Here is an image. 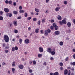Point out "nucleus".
<instances>
[{"instance_id": "f257e3e1", "label": "nucleus", "mask_w": 75, "mask_h": 75, "mask_svg": "<svg viewBox=\"0 0 75 75\" xmlns=\"http://www.w3.org/2000/svg\"><path fill=\"white\" fill-rule=\"evenodd\" d=\"M4 41L6 42H8L9 41V37L7 35H5L4 36Z\"/></svg>"}, {"instance_id": "f03ea898", "label": "nucleus", "mask_w": 75, "mask_h": 75, "mask_svg": "<svg viewBox=\"0 0 75 75\" xmlns=\"http://www.w3.org/2000/svg\"><path fill=\"white\" fill-rule=\"evenodd\" d=\"M53 26L55 28V30H58V26H57V24L55 23H53Z\"/></svg>"}, {"instance_id": "7ed1b4c3", "label": "nucleus", "mask_w": 75, "mask_h": 75, "mask_svg": "<svg viewBox=\"0 0 75 75\" xmlns=\"http://www.w3.org/2000/svg\"><path fill=\"white\" fill-rule=\"evenodd\" d=\"M18 67L19 69H22L24 68V66L23 64H19L18 66Z\"/></svg>"}, {"instance_id": "20e7f679", "label": "nucleus", "mask_w": 75, "mask_h": 75, "mask_svg": "<svg viewBox=\"0 0 75 75\" xmlns=\"http://www.w3.org/2000/svg\"><path fill=\"white\" fill-rule=\"evenodd\" d=\"M5 2L6 4H12V1H8V0H6Z\"/></svg>"}, {"instance_id": "39448f33", "label": "nucleus", "mask_w": 75, "mask_h": 75, "mask_svg": "<svg viewBox=\"0 0 75 75\" xmlns=\"http://www.w3.org/2000/svg\"><path fill=\"white\" fill-rule=\"evenodd\" d=\"M39 51L40 52H42L44 51L43 48L42 47H39Z\"/></svg>"}, {"instance_id": "423d86ee", "label": "nucleus", "mask_w": 75, "mask_h": 75, "mask_svg": "<svg viewBox=\"0 0 75 75\" xmlns=\"http://www.w3.org/2000/svg\"><path fill=\"white\" fill-rule=\"evenodd\" d=\"M4 10L5 13H8L9 12V9L8 8H5L4 9Z\"/></svg>"}, {"instance_id": "0eeeda50", "label": "nucleus", "mask_w": 75, "mask_h": 75, "mask_svg": "<svg viewBox=\"0 0 75 75\" xmlns=\"http://www.w3.org/2000/svg\"><path fill=\"white\" fill-rule=\"evenodd\" d=\"M54 33L56 35H59V34L60 32L59 31H55Z\"/></svg>"}, {"instance_id": "6e6552de", "label": "nucleus", "mask_w": 75, "mask_h": 75, "mask_svg": "<svg viewBox=\"0 0 75 75\" xmlns=\"http://www.w3.org/2000/svg\"><path fill=\"white\" fill-rule=\"evenodd\" d=\"M6 16H9L10 17H12V16H13V15L12 14V13H7L6 15Z\"/></svg>"}, {"instance_id": "1a4fd4ad", "label": "nucleus", "mask_w": 75, "mask_h": 75, "mask_svg": "<svg viewBox=\"0 0 75 75\" xmlns=\"http://www.w3.org/2000/svg\"><path fill=\"white\" fill-rule=\"evenodd\" d=\"M47 51L49 53H50L52 51V49L51 47H49L47 49Z\"/></svg>"}, {"instance_id": "9d476101", "label": "nucleus", "mask_w": 75, "mask_h": 75, "mask_svg": "<svg viewBox=\"0 0 75 75\" xmlns=\"http://www.w3.org/2000/svg\"><path fill=\"white\" fill-rule=\"evenodd\" d=\"M30 42V40L28 39H26L25 40V42L26 43V44H28L29 43V42Z\"/></svg>"}, {"instance_id": "9b49d317", "label": "nucleus", "mask_w": 75, "mask_h": 75, "mask_svg": "<svg viewBox=\"0 0 75 75\" xmlns=\"http://www.w3.org/2000/svg\"><path fill=\"white\" fill-rule=\"evenodd\" d=\"M67 25L68 27L69 28H70L71 26V22H68L67 23Z\"/></svg>"}, {"instance_id": "f8f14e48", "label": "nucleus", "mask_w": 75, "mask_h": 75, "mask_svg": "<svg viewBox=\"0 0 75 75\" xmlns=\"http://www.w3.org/2000/svg\"><path fill=\"white\" fill-rule=\"evenodd\" d=\"M68 70L67 69H65L64 71V74L65 75H67L68 74Z\"/></svg>"}, {"instance_id": "ddd939ff", "label": "nucleus", "mask_w": 75, "mask_h": 75, "mask_svg": "<svg viewBox=\"0 0 75 75\" xmlns=\"http://www.w3.org/2000/svg\"><path fill=\"white\" fill-rule=\"evenodd\" d=\"M60 8H61V7H56L55 9V10L56 11H59V10Z\"/></svg>"}, {"instance_id": "4468645a", "label": "nucleus", "mask_w": 75, "mask_h": 75, "mask_svg": "<svg viewBox=\"0 0 75 75\" xmlns=\"http://www.w3.org/2000/svg\"><path fill=\"white\" fill-rule=\"evenodd\" d=\"M62 21V24H67V21H66L64 19Z\"/></svg>"}, {"instance_id": "2eb2a0df", "label": "nucleus", "mask_w": 75, "mask_h": 75, "mask_svg": "<svg viewBox=\"0 0 75 75\" xmlns=\"http://www.w3.org/2000/svg\"><path fill=\"white\" fill-rule=\"evenodd\" d=\"M50 53L52 55H54V54H55V52L54 51H52Z\"/></svg>"}, {"instance_id": "dca6fc26", "label": "nucleus", "mask_w": 75, "mask_h": 75, "mask_svg": "<svg viewBox=\"0 0 75 75\" xmlns=\"http://www.w3.org/2000/svg\"><path fill=\"white\" fill-rule=\"evenodd\" d=\"M44 35L46 36L48 35V33L47 31V30H45V31L44 33Z\"/></svg>"}, {"instance_id": "f3484780", "label": "nucleus", "mask_w": 75, "mask_h": 75, "mask_svg": "<svg viewBox=\"0 0 75 75\" xmlns=\"http://www.w3.org/2000/svg\"><path fill=\"white\" fill-rule=\"evenodd\" d=\"M58 17H57L58 18V20H61V19H62V17L58 15Z\"/></svg>"}, {"instance_id": "a211bd4d", "label": "nucleus", "mask_w": 75, "mask_h": 75, "mask_svg": "<svg viewBox=\"0 0 75 75\" xmlns=\"http://www.w3.org/2000/svg\"><path fill=\"white\" fill-rule=\"evenodd\" d=\"M13 24L14 25H15V26H17V21H14Z\"/></svg>"}, {"instance_id": "6ab92c4d", "label": "nucleus", "mask_w": 75, "mask_h": 75, "mask_svg": "<svg viewBox=\"0 0 75 75\" xmlns=\"http://www.w3.org/2000/svg\"><path fill=\"white\" fill-rule=\"evenodd\" d=\"M7 46L5 47V49H9V44H7L6 45Z\"/></svg>"}, {"instance_id": "aec40b11", "label": "nucleus", "mask_w": 75, "mask_h": 75, "mask_svg": "<svg viewBox=\"0 0 75 75\" xmlns=\"http://www.w3.org/2000/svg\"><path fill=\"white\" fill-rule=\"evenodd\" d=\"M39 29L37 28L35 30V32L36 33H38V32H39Z\"/></svg>"}, {"instance_id": "412c9836", "label": "nucleus", "mask_w": 75, "mask_h": 75, "mask_svg": "<svg viewBox=\"0 0 75 75\" xmlns=\"http://www.w3.org/2000/svg\"><path fill=\"white\" fill-rule=\"evenodd\" d=\"M13 13L14 14H15L16 15L17 14H18V12L17 11H13Z\"/></svg>"}, {"instance_id": "4be33fe9", "label": "nucleus", "mask_w": 75, "mask_h": 75, "mask_svg": "<svg viewBox=\"0 0 75 75\" xmlns=\"http://www.w3.org/2000/svg\"><path fill=\"white\" fill-rule=\"evenodd\" d=\"M19 41L20 44H21L23 42V40H22V39H20L19 40Z\"/></svg>"}, {"instance_id": "5701e85b", "label": "nucleus", "mask_w": 75, "mask_h": 75, "mask_svg": "<svg viewBox=\"0 0 75 75\" xmlns=\"http://www.w3.org/2000/svg\"><path fill=\"white\" fill-rule=\"evenodd\" d=\"M12 71L13 73V74H14L15 73V72L14 71H15V69L14 68H12Z\"/></svg>"}, {"instance_id": "b1692460", "label": "nucleus", "mask_w": 75, "mask_h": 75, "mask_svg": "<svg viewBox=\"0 0 75 75\" xmlns=\"http://www.w3.org/2000/svg\"><path fill=\"white\" fill-rule=\"evenodd\" d=\"M53 75H59V73L57 72H56L53 73Z\"/></svg>"}, {"instance_id": "393cba45", "label": "nucleus", "mask_w": 75, "mask_h": 75, "mask_svg": "<svg viewBox=\"0 0 75 75\" xmlns=\"http://www.w3.org/2000/svg\"><path fill=\"white\" fill-rule=\"evenodd\" d=\"M47 31L48 33H50L51 31V30H50V29H48L47 30Z\"/></svg>"}, {"instance_id": "a878e982", "label": "nucleus", "mask_w": 75, "mask_h": 75, "mask_svg": "<svg viewBox=\"0 0 75 75\" xmlns=\"http://www.w3.org/2000/svg\"><path fill=\"white\" fill-rule=\"evenodd\" d=\"M63 44H64V43L62 41L60 42H59L60 45H61V46H62V45H63Z\"/></svg>"}, {"instance_id": "bb28decb", "label": "nucleus", "mask_w": 75, "mask_h": 75, "mask_svg": "<svg viewBox=\"0 0 75 75\" xmlns=\"http://www.w3.org/2000/svg\"><path fill=\"white\" fill-rule=\"evenodd\" d=\"M35 10L36 12H38L40 11V10L39 9H37V8H35Z\"/></svg>"}, {"instance_id": "cd10ccee", "label": "nucleus", "mask_w": 75, "mask_h": 75, "mask_svg": "<svg viewBox=\"0 0 75 75\" xmlns=\"http://www.w3.org/2000/svg\"><path fill=\"white\" fill-rule=\"evenodd\" d=\"M70 64L72 65H75V62H73V63L72 62H71L70 63Z\"/></svg>"}, {"instance_id": "c85d7f7f", "label": "nucleus", "mask_w": 75, "mask_h": 75, "mask_svg": "<svg viewBox=\"0 0 75 75\" xmlns=\"http://www.w3.org/2000/svg\"><path fill=\"white\" fill-rule=\"evenodd\" d=\"M19 12L20 13H23L24 12V11L23 10H21L19 11Z\"/></svg>"}, {"instance_id": "c756f323", "label": "nucleus", "mask_w": 75, "mask_h": 75, "mask_svg": "<svg viewBox=\"0 0 75 75\" xmlns=\"http://www.w3.org/2000/svg\"><path fill=\"white\" fill-rule=\"evenodd\" d=\"M45 21V19H43L42 20V23H44Z\"/></svg>"}, {"instance_id": "7c9ffc66", "label": "nucleus", "mask_w": 75, "mask_h": 75, "mask_svg": "<svg viewBox=\"0 0 75 75\" xmlns=\"http://www.w3.org/2000/svg\"><path fill=\"white\" fill-rule=\"evenodd\" d=\"M38 24L39 25H40V24H41V21H39L38 22Z\"/></svg>"}, {"instance_id": "2f4dec72", "label": "nucleus", "mask_w": 75, "mask_h": 75, "mask_svg": "<svg viewBox=\"0 0 75 75\" xmlns=\"http://www.w3.org/2000/svg\"><path fill=\"white\" fill-rule=\"evenodd\" d=\"M15 63H16V62H13L12 63V67H14V66H15Z\"/></svg>"}, {"instance_id": "473e14b6", "label": "nucleus", "mask_w": 75, "mask_h": 75, "mask_svg": "<svg viewBox=\"0 0 75 75\" xmlns=\"http://www.w3.org/2000/svg\"><path fill=\"white\" fill-rule=\"evenodd\" d=\"M24 16H25V17H27V16H28V14H27V13H25Z\"/></svg>"}, {"instance_id": "72a5a7b5", "label": "nucleus", "mask_w": 75, "mask_h": 75, "mask_svg": "<svg viewBox=\"0 0 75 75\" xmlns=\"http://www.w3.org/2000/svg\"><path fill=\"white\" fill-rule=\"evenodd\" d=\"M59 23L60 24V25H62V21L61 22V21H59Z\"/></svg>"}, {"instance_id": "f704fd0d", "label": "nucleus", "mask_w": 75, "mask_h": 75, "mask_svg": "<svg viewBox=\"0 0 75 75\" xmlns=\"http://www.w3.org/2000/svg\"><path fill=\"white\" fill-rule=\"evenodd\" d=\"M59 65L60 67H62V66L63 65V63L62 62H60L59 63Z\"/></svg>"}, {"instance_id": "c9c22d12", "label": "nucleus", "mask_w": 75, "mask_h": 75, "mask_svg": "<svg viewBox=\"0 0 75 75\" xmlns=\"http://www.w3.org/2000/svg\"><path fill=\"white\" fill-rule=\"evenodd\" d=\"M50 29L51 30H54V27L53 26H51L50 27Z\"/></svg>"}, {"instance_id": "e433bc0d", "label": "nucleus", "mask_w": 75, "mask_h": 75, "mask_svg": "<svg viewBox=\"0 0 75 75\" xmlns=\"http://www.w3.org/2000/svg\"><path fill=\"white\" fill-rule=\"evenodd\" d=\"M33 21H37V18H34L33 19Z\"/></svg>"}, {"instance_id": "4c0bfd02", "label": "nucleus", "mask_w": 75, "mask_h": 75, "mask_svg": "<svg viewBox=\"0 0 75 75\" xmlns=\"http://www.w3.org/2000/svg\"><path fill=\"white\" fill-rule=\"evenodd\" d=\"M33 65H35L36 64V62L35 60L33 61Z\"/></svg>"}, {"instance_id": "58836bf2", "label": "nucleus", "mask_w": 75, "mask_h": 75, "mask_svg": "<svg viewBox=\"0 0 75 75\" xmlns=\"http://www.w3.org/2000/svg\"><path fill=\"white\" fill-rule=\"evenodd\" d=\"M14 48H15V50H18V48L17 46H15Z\"/></svg>"}, {"instance_id": "ea45409f", "label": "nucleus", "mask_w": 75, "mask_h": 75, "mask_svg": "<svg viewBox=\"0 0 75 75\" xmlns=\"http://www.w3.org/2000/svg\"><path fill=\"white\" fill-rule=\"evenodd\" d=\"M68 3V2H67V1H64V4H67V3Z\"/></svg>"}, {"instance_id": "a19ab883", "label": "nucleus", "mask_w": 75, "mask_h": 75, "mask_svg": "<svg viewBox=\"0 0 75 75\" xmlns=\"http://www.w3.org/2000/svg\"><path fill=\"white\" fill-rule=\"evenodd\" d=\"M14 33H18V30H16V29H15V30H14Z\"/></svg>"}, {"instance_id": "79ce46f5", "label": "nucleus", "mask_w": 75, "mask_h": 75, "mask_svg": "<svg viewBox=\"0 0 75 75\" xmlns=\"http://www.w3.org/2000/svg\"><path fill=\"white\" fill-rule=\"evenodd\" d=\"M41 56H42V54H39L38 55V56L39 58H40Z\"/></svg>"}, {"instance_id": "37998d69", "label": "nucleus", "mask_w": 75, "mask_h": 75, "mask_svg": "<svg viewBox=\"0 0 75 75\" xmlns=\"http://www.w3.org/2000/svg\"><path fill=\"white\" fill-rule=\"evenodd\" d=\"M12 51L13 52H14V51H15V48H14V47H13L12 48Z\"/></svg>"}, {"instance_id": "c03bdc74", "label": "nucleus", "mask_w": 75, "mask_h": 75, "mask_svg": "<svg viewBox=\"0 0 75 75\" xmlns=\"http://www.w3.org/2000/svg\"><path fill=\"white\" fill-rule=\"evenodd\" d=\"M3 20V17L2 16H0V20Z\"/></svg>"}, {"instance_id": "a18cd8bd", "label": "nucleus", "mask_w": 75, "mask_h": 75, "mask_svg": "<svg viewBox=\"0 0 75 75\" xmlns=\"http://www.w3.org/2000/svg\"><path fill=\"white\" fill-rule=\"evenodd\" d=\"M69 59V58H68V57H67L65 58V60L66 61H68Z\"/></svg>"}, {"instance_id": "49530a36", "label": "nucleus", "mask_w": 75, "mask_h": 75, "mask_svg": "<svg viewBox=\"0 0 75 75\" xmlns=\"http://www.w3.org/2000/svg\"><path fill=\"white\" fill-rule=\"evenodd\" d=\"M3 14V11H0V14L1 16H2Z\"/></svg>"}, {"instance_id": "de8ad7c7", "label": "nucleus", "mask_w": 75, "mask_h": 75, "mask_svg": "<svg viewBox=\"0 0 75 75\" xmlns=\"http://www.w3.org/2000/svg\"><path fill=\"white\" fill-rule=\"evenodd\" d=\"M13 6H15L17 5V3H16V2H13Z\"/></svg>"}, {"instance_id": "09e8293b", "label": "nucleus", "mask_w": 75, "mask_h": 75, "mask_svg": "<svg viewBox=\"0 0 75 75\" xmlns=\"http://www.w3.org/2000/svg\"><path fill=\"white\" fill-rule=\"evenodd\" d=\"M31 19V16H30V17H28L27 18V20H30Z\"/></svg>"}, {"instance_id": "8fccbe9b", "label": "nucleus", "mask_w": 75, "mask_h": 75, "mask_svg": "<svg viewBox=\"0 0 75 75\" xmlns=\"http://www.w3.org/2000/svg\"><path fill=\"white\" fill-rule=\"evenodd\" d=\"M43 65H45V66H46V65H47V62H44L43 64Z\"/></svg>"}, {"instance_id": "3c124183", "label": "nucleus", "mask_w": 75, "mask_h": 75, "mask_svg": "<svg viewBox=\"0 0 75 75\" xmlns=\"http://www.w3.org/2000/svg\"><path fill=\"white\" fill-rule=\"evenodd\" d=\"M67 32L69 33H71V30H67Z\"/></svg>"}, {"instance_id": "603ef678", "label": "nucleus", "mask_w": 75, "mask_h": 75, "mask_svg": "<svg viewBox=\"0 0 75 75\" xmlns=\"http://www.w3.org/2000/svg\"><path fill=\"white\" fill-rule=\"evenodd\" d=\"M5 52L6 53H8V50H5Z\"/></svg>"}, {"instance_id": "864d4df0", "label": "nucleus", "mask_w": 75, "mask_h": 75, "mask_svg": "<svg viewBox=\"0 0 75 75\" xmlns=\"http://www.w3.org/2000/svg\"><path fill=\"white\" fill-rule=\"evenodd\" d=\"M21 16H19L17 18V19H18V20L21 19Z\"/></svg>"}, {"instance_id": "5fc2aeb1", "label": "nucleus", "mask_w": 75, "mask_h": 75, "mask_svg": "<svg viewBox=\"0 0 75 75\" xmlns=\"http://www.w3.org/2000/svg\"><path fill=\"white\" fill-rule=\"evenodd\" d=\"M30 14L31 16H33L34 15V12H30Z\"/></svg>"}, {"instance_id": "6e6d98bb", "label": "nucleus", "mask_w": 75, "mask_h": 75, "mask_svg": "<svg viewBox=\"0 0 75 75\" xmlns=\"http://www.w3.org/2000/svg\"><path fill=\"white\" fill-rule=\"evenodd\" d=\"M29 63L31 65V64H32V63H33V62H32V61H30L29 62Z\"/></svg>"}, {"instance_id": "4d7b16f0", "label": "nucleus", "mask_w": 75, "mask_h": 75, "mask_svg": "<svg viewBox=\"0 0 75 75\" xmlns=\"http://www.w3.org/2000/svg\"><path fill=\"white\" fill-rule=\"evenodd\" d=\"M19 9L20 10H22V6H20Z\"/></svg>"}, {"instance_id": "13d9d810", "label": "nucleus", "mask_w": 75, "mask_h": 75, "mask_svg": "<svg viewBox=\"0 0 75 75\" xmlns=\"http://www.w3.org/2000/svg\"><path fill=\"white\" fill-rule=\"evenodd\" d=\"M33 72V71H32V70L30 69L29 70V72L30 73H31Z\"/></svg>"}, {"instance_id": "bf43d9fd", "label": "nucleus", "mask_w": 75, "mask_h": 75, "mask_svg": "<svg viewBox=\"0 0 75 75\" xmlns=\"http://www.w3.org/2000/svg\"><path fill=\"white\" fill-rule=\"evenodd\" d=\"M5 46H6V44L5 43H3V47H5Z\"/></svg>"}, {"instance_id": "052dcab7", "label": "nucleus", "mask_w": 75, "mask_h": 75, "mask_svg": "<svg viewBox=\"0 0 75 75\" xmlns=\"http://www.w3.org/2000/svg\"><path fill=\"white\" fill-rule=\"evenodd\" d=\"M39 13L38 12H36L35 14V16H38L39 14Z\"/></svg>"}, {"instance_id": "680f3d73", "label": "nucleus", "mask_w": 75, "mask_h": 75, "mask_svg": "<svg viewBox=\"0 0 75 75\" xmlns=\"http://www.w3.org/2000/svg\"><path fill=\"white\" fill-rule=\"evenodd\" d=\"M50 21L51 23H54V20H52Z\"/></svg>"}, {"instance_id": "e2e57ef3", "label": "nucleus", "mask_w": 75, "mask_h": 75, "mask_svg": "<svg viewBox=\"0 0 75 75\" xmlns=\"http://www.w3.org/2000/svg\"><path fill=\"white\" fill-rule=\"evenodd\" d=\"M73 23H74V24H75V19H74L73 20Z\"/></svg>"}, {"instance_id": "0e129e2a", "label": "nucleus", "mask_w": 75, "mask_h": 75, "mask_svg": "<svg viewBox=\"0 0 75 75\" xmlns=\"http://www.w3.org/2000/svg\"><path fill=\"white\" fill-rule=\"evenodd\" d=\"M2 65H6V62H3L2 63Z\"/></svg>"}, {"instance_id": "69168bd1", "label": "nucleus", "mask_w": 75, "mask_h": 75, "mask_svg": "<svg viewBox=\"0 0 75 75\" xmlns=\"http://www.w3.org/2000/svg\"><path fill=\"white\" fill-rule=\"evenodd\" d=\"M41 34H43V30H41L40 31Z\"/></svg>"}, {"instance_id": "338daca9", "label": "nucleus", "mask_w": 75, "mask_h": 75, "mask_svg": "<svg viewBox=\"0 0 75 75\" xmlns=\"http://www.w3.org/2000/svg\"><path fill=\"white\" fill-rule=\"evenodd\" d=\"M50 60H54V58H53V57H51L50 58Z\"/></svg>"}, {"instance_id": "774afa93", "label": "nucleus", "mask_w": 75, "mask_h": 75, "mask_svg": "<svg viewBox=\"0 0 75 75\" xmlns=\"http://www.w3.org/2000/svg\"><path fill=\"white\" fill-rule=\"evenodd\" d=\"M72 51H73V52H75V48L73 49Z\"/></svg>"}]
</instances>
